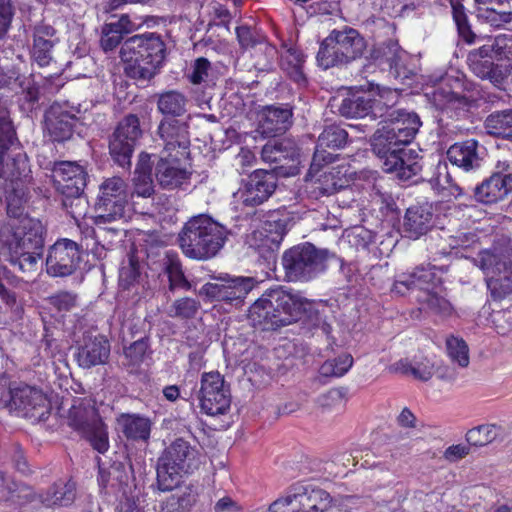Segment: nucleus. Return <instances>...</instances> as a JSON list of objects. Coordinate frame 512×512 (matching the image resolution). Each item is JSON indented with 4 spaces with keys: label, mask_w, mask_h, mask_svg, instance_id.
<instances>
[{
    "label": "nucleus",
    "mask_w": 512,
    "mask_h": 512,
    "mask_svg": "<svg viewBox=\"0 0 512 512\" xmlns=\"http://www.w3.org/2000/svg\"><path fill=\"white\" fill-rule=\"evenodd\" d=\"M307 304L298 293L278 288L257 299L249 308L248 318L255 328L276 330L298 321Z\"/></svg>",
    "instance_id": "f257e3e1"
},
{
    "label": "nucleus",
    "mask_w": 512,
    "mask_h": 512,
    "mask_svg": "<svg viewBox=\"0 0 512 512\" xmlns=\"http://www.w3.org/2000/svg\"><path fill=\"white\" fill-rule=\"evenodd\" d=\"M119 54L130 78L149 81L163 65L167 48L160 34L146 32L127 38Z\"/></svg>",
    "instance_id": "f03ea898"
},
{
    "label": "nucleus",
    "mask_w": 512,
    "mask_h": 512,
    "mask_svg": "<svg viewBox=\"0 0 512 512\" xmlns=\"http://www.w3.org/2000/svg\"><path fill=\"white\" fill-rule=\"evenodd\" d=\"M231 231L208 214L191 217L178 235L183 254L194 260H208L224 247Z\"/></svg>",
    "instance_id": "7ed1b4c3"
},
{
    "label": "nucleus",
    "mask_w": 512,
    "mask_h": 512,
    "mask_svg": "<svg viewBox=\"0 0 512 512\" xmlns=\"http://www.w3.org/2000/svg\"><path fill=\"white\" fill-rule=\"evenodd\" d=\"M7 260L14 269L28 274L37 270L44 248V227L38 219L23 216L4 240Z\"/></svg>",
    "instance_id": "20e7f679"
},
{
    "label": "nucleus",
    "mask_w": 512,
    "mask_h": 512,
    "mask_svg": "<svg viewBox=\"0 0 512 512\" xmlns=\"http://www.w3.org/2000/svg\"><path fill=\"white\" fill-rule=\"evenodd\" d=\"M128 185L124 179L118 176L106 178L99 186V193L94 205V231L97 240H106L109 243L117 237L120 230L116 227H106V224L114 223L125 217L128 206Z\"/></svg>",
    "instance_id": "39448f33"
},
{
    "label": "nucleus",
    "mask_w": 512,
    "mask_h": 512,
    "mask_svg": "<svg viewBox=\"0 0 512 512\" xmlns=\"http://www.w3.org/2000/svg\"><path fill=\"white\" fill-rule=\"evenodd\" d=\"M486 275L487 288L494 300L512 294V242L499 239L491 248L481 251L475 259Z\"/></svg>",
    "instance_id": "423d86ee"
},
{
    "label": "nucleus",
    "mask_w": 512,
    "mask_h": 512,
    "mask_svg": "<svg viewBox=\"0 0 512 512\" xmlns=\"http://www.w3.org/2000/svg\"><path fill=\"white\" fill-rule=\"evenodd\" d=\"M201 464L198 450L183 438H176L157 461V486L162 492L176 488L183 475L191 474Z\"/></svg>",
    "instance_id": "0eeeda50"
},
{
    "label": "nucleus",
    "mask_w": 512,
    "mask_h": 512,
    "mask_svg": "<svg viewBox=\"0 0 512 512\" xmlns=\"http://www.w3.org/2000/svg\"><path fill=\"white\" fill-rule=\"evenodd\" d=\"M335 254L311 243L295 245L282 255L285 278L291 282H308L323 274Z\"/></svg>",
    "instance_id": "6e6552de"
},
{
    "label": "nucleus",
    "mask_w": 512,
    "mask_h": 512,
    "mask_svg": "<svg viewBox=\"0 0 512 512\" xmlns=\"http://www.w3.org/2000/svg\"><path fill=\"white\" fill-rule=\"evenodd\" d=\"M381 123L371 140L375 154H385L392 147L408 145L422 125L417 113L405 110L391 111Z\"/></svg>",
    "instance_id": "1a4fd4ad"
},
{
    "label": "nucleus",
    "mask_w": 512,
    "mask_h": 512,
    "mask_svg": "<svg viewBox=\"0 0 512 512\" xmlns=\"http://www.w3.org/2000/svg\"><path fill=\"white\" fill-rule=\"evenodd\" d=\"M142 136L140 120L135 114L126 115L118 122L109 137V153L113 161L124 169H130L132 155Z\"/></svg>",
    "instance_id": "9d476101"
},
{
    "label": "nucleus",
    "mask_w": 512,
    "mask_h": 512,
    "mask_svg": "<svg viewBox=\"0 0 512 512\" xmlns=\"http://www.w3.org/2000/svg\"><path fill=\"white\" fill-rule=\"evenodd\" d=\"M255 280L252 277L221 275L215 282L204 284L199 290L201 296L211 301L226 302L239 305L254 288Z\"/></svg>",
    "instance_id": "9b49d317"
},
{
    "label": "nucleus",
    "mask_w": 512,
    "mask_h": 512,
    "mask_svg": "<svg viewBox=\"0 0 512 512\" xmlns=\"http://www.w3.org/2000/svg\"><path fill=\"white\" fill-rule=\"evenodd\" d=\"M199 393L201 409L207 415H222L230 408V391L219 372H209L202 375Z\"/></svg>",
    "instance_id": "f8f14e48"
},
{
    "label": "nucleus",
    "mask_w": 512,
    "mask_h": 512,
    "mask_svg": "<svg viewBox=\"0 0 512 512\" xmlns=\"http://www.w3.org/2000/svg\"><path fill=\"white\" fill-rule=\"evenodd\" d=\"M82 114L80 105L69 107L54 103L45 112L44 131L52 141L64 142L72 137L76 124L82 120Z\"/></svg>",
    "instance_id": "ddd939ff"
},
{
    "label": "nucleus",
    "mask_w": 512,
    "mask_h": 512,
    "mask_svg": "<svg viewBox=\"0 0 512 512\" xmlns=\"http://www.w3.org/2000/svg\"><path fill=\"white\" fill-rule=\"evenodd\" d=\"M10 412L30 418L33 421H44L50 413V404L45 394L32 386L15 383Z\"/></svg>",
    "instance_id": "4468645a"
},
{
    "label": "nucleus",
    "mask_w": 512,
    "mask_h": 512,
    "mask_svg": "<svg viewBox=\"0 0 512 512\" xmlns=\"http://www.w3.org/2000/svg\"><path fill=\"white\" fill-rule=\"evenodd\" d=\"M275 169H257L243 182L241 200L245 206L255 207L266 202L277 188Z\"/></svg>",
    "instance_id": "2eb2a0df"
},
{
    "label": "nucleus",
    "mask_w": 512,
    "mask_h": 512,
    "mask_svg": "<svg viewBox=\"0 0 512 512\" xmlns=\"http://www.w3.org/2000/svg\"><path fill=\"white\" fill-rule=\"evenodd\" d=\"M384 159L383 168L388 173H394L402 180L408 181L419 175L422 170V156L416 150L396 146L385 154H376Z\"/></svg>",
    "instance_id": "dca6fc26"
},
{
    "label": "nucleus",
    "mask_w": 512,
    "mask_h": 512,
    "mask_svg": "<svg viewBox=\"0 0 512 512\" xmlns=\"http://www.w3.org/2000/svg\"><path fill=\"white\" fill-rule=\"evenodd\" d=\"M79 259V248L76 242L69 239L59 240L49 249L46 258L47 273L54 277L71 275Z\"/></svg>",
    "instance_id": "f3484780"
},
{
    "label": "nucleus",
    "mask_w": 512,
    "mask_h": 512,
    "mask_svg": "<svg viewBox=\"0 0 512 512\" xmlns=\"http://www.w3.org/2000/svg\"><path fill=\"white\" fill-rule=\"evenodd\" d=\"M348 141V133L336 124L327 125L318 137L309 172H318L323 166L335 161L336 155L326 148L341 149Z\"/></svg>",
    "instance_id": "a211bd4d"
},
{
    "label": "nucleus",
    "mask_w": 512,
    "mask_h": 512,
    "mask_svg": "<svg viewBox=\"0 0 512 512\" xmlns=\"http://www.w3.org/2000/svg\"><path fill=\"white\" fill-rule=\"evenodd\" d=\"M491 53L492 50L484 44L469 52L467 63L477 77L489 80L495 87L501 88L508 77V71L502 65L494 63L496 59Z\"/></svg>",
    "instance_id": "6ab92c4d"
},
{
    "label": "nucleus",
    "mask_w": 512,
    "mask_h": 512,
    "mask_svg": "<svg viewBox=\"0 0 512 512\" xmlns=\"http://www.w3.org/2000/svg\"><path fill=\"white\" fill-rule=\"evenodd\" d=\"M155 177L163 190L186 189L190 185L191 172L181 167L177 156L162 153L155 165Z\"/></svg>",
    "instance_id": "aec40b11"
},
{
    "label": "nucleus",
    "mask_w": 512,
    "mask_h": 512,
    "mask_svg": "<svg viewBox=\"0 0 512 512\" xmlns=\"http://www.w3.org/2000/svg\"><path fill=\"white\" fill-rule=\"evenodd\" d=\"M189 119L187 118H162L157 126L156 134L164 144V154L179 148L187 150L190 145Z\"/></svg>",
    "instance_id": "412c9836"
},
{
    "label": "nucleus",
    "mask_w": 512,
    "mask_h": 512,
    "mask_svg": "<svg viewBox=\"0 0 512 512\" xmlns=\"http://www.w3.org/2000/svg\"><path fill=\"white\" fill-rule=\"evenodd\" d=\"M474 197L484 204L496 203L503 200L512 192V173L509 165H504L499 172L493 173L474 188Z\"/></svg>",
    "instance_id": "4be33fe9"
},
{
    "label": "nucleus",
    "mask_w": 512,
    "mask_h": 512,
    "mask_svg": "<svg viewBox=\"0 0 512 512\" xmlns=\"http://www.w3.org/2000/svg\"><path fill=\"white\" fill-rule=\"evenodd\" d=\"M293 111L289 105H269L258 114V132L264 137H276L292 125Z\"/></svg>",
    "instance_id": "5701e85b"
},
{
    "label": "nucleus",
    "mask_w": 512,
    "mask_h": 512,
    "mask_svg": "<svg viewBox=\"0 0 512 512\" xmlns=\"http://www.w3.org/2000/svg\"><path fill=\"white\" fill-rule=\"evenodd\" d=\"M152 426V420L139 413H120L116 417V430L128 442L148 443Z\"/></svg>",
    "instance_id": "b1692460"
},
{
    "label": "nucleus",
    "mask_w": 512,
    "mask_h": 512,
    "mask_svg": "<svg viewBox=\"0 0 512 512\" xmlns=\"http://www.w3.org/2000/svg\"><path fill=\"white\" fill-rule=\"evenodd\" d=\"M110 355L109 341L102 335L84 336L83 344L75 354L77 363L82 368H91L104 364Z\"/></svg>",
    "instance_id": "393cba45"
},
{
    "label": "nucleus",
    "mask_w": 512,
    "mask_h": 512,
    "mask_svg": "<svg viewBox=\"0 0 512 512\" xmlns=\"http://www.w3.org/2000/svg\"><path fill=\"white\" fill-rule=\"evenodd\" d=\"M27 155L17 147L0 148V178L11 183L29 176Z\"/></svg>",
    "instance_id": "a878e982"
},
{
    "label": "nucleus",
    "mask_w": 512,
    "mask_h": 512,
    "mask_svg": "<svg viewBox=\"0 0 512 512\" xmlns=\"http://www.w3.org/2000/svg\"><path fill=\"white\" fill-rule=\"evenodd\" d=\"M427 96L432 105L449 118L463 116L470 106V101L466 96L455 93L445 87H438L427 94Z\"/></svg>",
    "instance_id": "bb28decb"
},
{
    "label": "nucleus",
    "mask_w": 512,
    "mask_h": 512,
    "mask_svg": "<svg viewBox=\"0 0 512 512\" xmlns=\"http://www.w3.org/2000/svg\"><path fill=\"white\" fill-rule=\"evenodd\" d=\"M58 42L56 30L48 24H38L33 31V45L31 55L39 66L50 64L53 59V48Z\"/></svg>",
    "instance_id": "cd10ccee"
},
{
    "label": "nucleus",
    "mask_w": 512,
    "mask_h": 512,
    "mask_svg": "<svg viewBox=\"0 0 512 512\" xmlns=\"http://www.w3.org/2000/svg\"><path fill=\"white\" fill-rule=\"evenodd\" d=\"M132 190L129 193L131 199L150 198L155 193V185L152 177L151 155L141 152L132 177Z\"/></svg>",
    "instance_id": "c85d7f7f"
},
{
    "label": "nucleus",
    "mask_w": 512,
    "mask_h": 512,
    "mask_svg": "<svg viewBox=\"0 0 512 512\" xmlns=\"http://www.w3.org/2000/svg\"><path fill=\"white\" fill-rule=\"evenodd\" d=\"M34 503L45 507L69 506L76 498L75 482L59 480L50 486L45 492L35 493Z\"/></svg>",
    "instance_id": "c756f323"
},
{
    "label": "nucleus",
    "mask_w": 512,
    "mask_h": 512,
    "mask_svg": "<svg viewBox=\"0 0 512 512\" xmlns=\"http://www.w3.org/2000/svg\"><path fill=\"white\" fill-rule=\"evenodd\" d=\"M432 211L429 205L410 206L403 220V231L412 239H418L427 233L432 225Z\"/></svg>",
    "instance_id": "7c9ffc66"
},
{
    "label": "nucleus",
    "mask_w": 512,
    "mask_h": 512,
    "mask_svg": "<svg viewBox=\"0 0 512 512\" xmlns=\"http://www.w3.org/2000/svg\"><path fill=\"white\" fill-rule=\"evenodd\" d=\"M189 98L179 90L171 89L156 95L157 111L162 118H187Z\"/></svg>",
    "instance_id": "2f4dec72"
},
{
    "label": "nucleus",
    "mask_w": 512,
    "mask_h": 512,
    "mask_svg": "<svg viewBox=\"0 0 512 512\" xmlns=\"http://www.w3.org/2000/svg\"><path fill=\"white\" fill-rule=\"evenodd\" d=\"M134 27V23L127 14H122L118 18L111 16L102 27L100 44L103 50L113 51L121 43L123 36L130 33Z\"/></svg>",
    "instance_id": "473e14b6"
},
{
    "label": "nucleus",
    "mask_w": 512,
    "mask_h": 512,
    "mask_svg": "<svg viewBox=\"0 0 512 512\" xmlns=\"http://www.w3.org/2000/svg\"><path fill=\"white\" fill-rule=\"evenodd\" d=\"M330 33L349 62L362 56L366 42L356 29L345 26L341 30L334 29Z\"/></svg>",
    "instance_id": "72a5a7b5"
},
{
    "label": "nucleus",
    "mask_w": 512,
    "mask_h": 512,
    "mask_svg": "<svg viewBox=\"0 0 512 512\" xmlns=\"http://www.w3.org/2000/svg\"><path fill=\"white\" fill-rule=\"evenodd\" d=\"M69 425L82 434L95 427L101 418L90 401L79 399L69 409Z\"/></svg>",
    "instance_id": "f704fd0d"
},
{
    "label": "nucleus",
    "mask_w": 512,
    "mask_h": 512,
    "mask_svg": "<svg viewBox=\"0 0 512 512\" xmlns=\"http://www.w3.org/2000/svg\"><path fill=\"white\" fill-rule=\"evenodd\" d=\"M477 148L478 142L475 139L457 142L448 149L447 158L453 165L468 171L480 165Z\"/></svg>",
    "instance_id": "c9c22d12"
},
{
    "label": "nucleus",
    "mask_w": 512,
    "mask_h": 512,
    "mask_svg": "<svg viewBox=\"0 0 512 512\" xmlns=\"http://www.w3.org/2000/svg\"><path fill=\"white\" fill-rule=\"evenodd\" d=\"M295 500L293 512H325L332 502L330 494L320 488H305L303 492L295 494Z\"/></svg>",
    "instance_id": "e433bc0d"
},
{
    "label": "nucleus",
    "mask_w": 512,
    "mask_h": 512,
    "mask_svg": "<svg viewBox=\"0 0 512 512\" xmlns=\"http://www.w3.org/2000/svg\"><path fill=\"white\" fill-rule=\"evenodd\" d=\"M376 100L369 93H353L344 98L338 108L341 116L346 118H363L370 114H376L373 107Z\"/></svg>",
    "instance_id": "4c0bfd02"
},
{
    "label": "nucleus",
    "mask_w": 512,
    "mask_h": 512,
    "mask_svg": "<svg viewBox=\"0 0 512 512\" xmlns=\"http://www.w3.org/2000/svg\"><path fill=\"white\" fill-rule=\"evenodd\" d=\"M74 177L75 191H84L86 186L87 174L82 166L75 162L62 161L54 163L52 168V178L54 185H59L63 189L67 188L66 182Z\"/></svg>",
    "instance_id": "58836bf2"
},
{
    "label": "nucleus",
    "mask_w": 512,
    "mask_h": 512,
    "mask_svg": "<svg viewBox=\"0 0 512 512\" xmlns=\"http://www.w3.org/2000/svg\"><path fill=\"white\" fill-rule=\"evenodd\" d=\"M510 433V427L496 424H484L470 429L466 440L476 447L486 446L493 442H504Z\"/></svg>",
    "instance_id": "ea45409f"
},
{
    "label": "nucleus",
    "mask_w": 512,
    "mask_h": 512,
    "mask_svg": "<svg viewBox=\"0 0 512 512\" xmlns=\"http://www.w3.org/2000/svg\"><path fill=\"white\" fill-rule=\"evenodd\" d=\"M36 495L33 489L23 483H16L0 472V501H12L18 505L33 503Z\"/></svg>",
    "instance_id": "a19ab883"
},
{
    "label": "nucleus",
    "mask_w": 512,
    "mask_h": 512,
    "mask_svg": "<svg viewBox=\"0 0 512 512\" xmlns=\"http://www.w3.org/2000/svg\"><path fill=\"white\" fill-rule=\"evenodd\" d=\"M304 61V55L296 48L290 47L281 54L282 70L299 87H305L308 83L303 71Z\"/></svg>",
    "instance_id": "79ce46f5"
},
{
    "label": "nucleus",
    "mask_w": 512,
    "mask_h": 512,
    "mask_svg": "<svg viewBox=\"0 0 512 512\" xmlns=\"http://www.w3.org/2000/svg\"><path fill=\"white\" fill-rule=\"evenodd\" d=\"M299 155L296 143L288 138L266 143L261 151V157L268 163H280L282 160H294Z\"/></svg>",
    "instance_id": "37998d69"
},
{
    "label": "nucleus",
    "mask_w": 512,
    "mask_h": 512,
    "mask_svg": "<svg viewBox=\"0 0 512 512\" xmlns=\"http://www.w3.org/2000/svg\"><path fill=\"white\" fill-rule=\"evenodd\" d=\"M286 234V223L281 219H276L274 215L263 222L261 229L254 232L261 240L260 246H265L270 250L277 249Z\"/></svg>",
    "instance_id": "c03bdc74"
},
{
    "label": "nucleus",
    "mask_w": 512,
    "mask_h": 512,
    "mask_svg": "<svg viewBox=\"0 0 512 512\" xmlns=\"http://www.w3.org/2000/svg\"><path fill=\"white\" fill-rule=\"evenodd\" d=\"M390 370L404 375H411L414 379L428 381L436 373L434 364L428 359L399 360L394 363Z\"/></svg>",
    "instance_id": "a18cd8bd"
},
{
    "label": "nucleus",
    "mask_w": 512,
    "mask_h": 512,
    "mask_svg": "<svg viewBox=\"0 0 512 512\" xmlns=\"http://www.w3.org/2000/svg\"><path fill=\"white\" fill-rule=\"evenodd\" d=\"M489 135L512 142V109L493 112L484 121Z\"/></svg>",
    "instance_id": "49530a36"
},
{
    "label": "nucleus",
    "mask_w": 512,
    "mask_h": 512,
    "mask_svg": "<svg viewBox=\"0 0 512 512\" xmlns=\"http://www.w3.org/2000/svg\"><path fill=\"white\" fill-rule=\"evenodd\" d=\"M316 59L318 65L324 69L350 63L331 33L321 42Z\"/></svg>",
    "instance_id": "de8ad7c7"
},
{
    "label": "nucleus",
    "mask_w": 512,
    "mask_h": 512,
    "mask_svg": "<svg viewBox=\"0 0 512 512\" xmlns=\"http://www.w3.org/2000/svg\"><path fill=\"white\" fill-rule=\"evenodd\" d=\"M163 269L169 279V289H191V283L186 279L178 255L174 252H167L163 259Z\"/></svg>",
    "instance_id": "09e8293b"
},
{
    "label": "nucleus",
    "mask_w": 512,
    "mask_h": 512,
    "mask_svg": "<svg viewBox=\"0 0 512 512\" xmlns=\"http://www.w3.org/2000/svg\"><path fill=\"white\" fill-rule=\"evenodd\" d=\"M148 341L141 338L124 349L123 366L129 373H137L147 356Z\"/></svg>",
    "instance_id": "8fccbe9b"
},
{
    "label": "nucleus",
    "mask_w": 512,
    "mask_h": 512,
    "mask_svg": "<svg viewBox=\"0 0 512 512\" xmlns=\"http://www.w3.org/2000/svg\"><path fill=\"white\" fill-rule=\"evenodd\" d=\"M188 78L194 85L211 86L215 84L217 73L207 58L199 57L194 61Z\"/></svg>",
    "instance_id": "3c124183"
},
{
    "label": "nucleus",
    "mask_w": 512,
    "mask_h": 512,
    "mask_svg": "<svg viewBox=\"0 0 512 512\" xmlns=\"http://www.w3.org/2000/svg\"><path fill=\"white\" fill-rule=\"evenodd\" d=\"M201 308L199 300L191 297H181L173 301L167 310L169 317L181 320L193 319Z\"/></svg>",
    "instance_id": "603ef678"
},
{
    "label": "nucleus",
    "mask_w": 512,
    "mask_h": 512,
    "mask_svg": "<svg viewBox=\"0 0 512 512\" xmlns=\"http://www.w3.org/2000/svg\"><path fill=\"white\" fill-rule=\"evenodd\" d=\"M477 16L494 28L512 30L511 11H497L494 7H478Z\"/></svg>",
    "instance_id": "864d4df0"
},
{
    "label": "nucleus",
    "mask_w": 512,
    "mask_h": 512,
    "mask_svg": "<svg viewBox=\"0 0 512 512\" xmlns=\"http://www.w3.org/2000/svg\"><path fill=\"white\" fill-rule=\"evenodd\" d=\"M436 266L432 264H421L414 268L412 271V278H414L415 286L418 290L423 291V294L432 291L438 281L436 275Z\"/></svg>",
    "instance_id": "5fc2aeb1"
},
{
    "label": "nucleus",
    "mask_w": 512,
    "mask_h": 512,
    "mask_svg": "<svg viewBox=\"0 0 512 512\" xmlns=\"http://www.w3.org/2000/svg\"><path fill=\"white\" fill-rule=\"evenodd\" d=\"M446 350L451 361L459 367L465 368L469 365V348L463 338L453 335L447 337Z\"/></svg>",
    "instance_id": "6e6d98bb"
},
{
    "label": "nucleus",
    "mask_w": 512,
    "mask_h": 512,
    "mask_svg": "<svg viewBox=\"0 0 512 512\" xmlns=\"http://www.w3.org/2000/svg\"><path fill=\"white\" fill-rule=\"evenodd\" d=\"M16 145V131L10 117V111L0 102V148H12Z\"/></svg>",
    "instance_id": "4d7b16f0"
},
{
    "label": "nucleus",
    "mask_w": 512,
    "mask_h": 512,
    "mask_svg": "<svg viewBox=\"0 0 512 512\" xmlns=\"http://www.w3.org/2000/svg\"><path fill=\"white\" fill-rule=\"evenodd\" d=\"M276 55L277 50L275 47L268 45L267 43L259 44L252 53L254 68L259 72L271 71L274 66V59Z\"/></svg>",
    "instance_id": "13d9d810"
},
{
    "label": "nucleus",
    "mask_w": 512,
    "mask_h": 512,
    "mask_svg": "<svg viewBox=\"0 0 512 512\" xmlns=\"http://www.w3.org/2000/svg\"><path fill=\"white\" fill-rule=\"evenodd\" d=\"M418 300L434 314L449 316L452 313L453 307L450 302L433 291L423 294Z\"/></svg>",
    "instance_id": "bf43d9fd"
},
{
    "label": "nucleus",
    "mask_w": 512,
    "mask_h": 512,
    "mask_svg": "<svg viewBox=\"0 0 512 512\" xmlns=\"http://www.w3.org/2000/svg\"><path fill=\"white\" fill-rule=\"evenodd\" d=\"M353 358L350 354H342L337 358L325 361L320 372L323 376H343L352 366Z\"/></svg>",
    "instance_id": "052dcab7"
},
{
    "label": "nucleus",
    "mask_w": 512,
    "mask_h": 512,
    "mask_svg": "<svg viewBox=\"0 0 512 512\" xmlns=\"http://www.w3.org/2000/svg\"><path fill=\"white\" fill-rule=\"evenodd\" d=\"M486 47L492 50V55L497 61H512V36L501 34L488 41Z\"/></svg>",
    "instance_id": "680f3d73"
},
{
    "label": "nucleus",
    "mask_w": 512,
    "mask_h": 512,
    "mask_svg": "<svg viewBox=\"0 0 512 512\" xmlns=\"http://www.w3.org/2000/svg\"><path fill=\"white\" fill-rule=\"evenodd\" d=\"M91 443L92 447L99 453H105L109 448L107 427L101 420L95 427L90 428L83 434Z\"/></svg>",
    "instance_id": "e2e57ef3"
},
{
    "label": "nucleus",
    "mask_w": 512,
    "mask_h": 512,
    "mask_svg": "<svg viewBox=\"0 0 512 512\" xmlns=\"http://www.w3.org/2000/svg\"><path fill=\"white\" fill-rule=\"evenodd\" d=\"M452 14L460 36L467 43H472L474 41L475 34L472 32L468 23V17L465 13L464 6L459 2H452Z\"/></svg>",
    "instance_id": "0e129e2a"
},
{
    "label": "nucleus",
    "mask_w": 512,
    "mask_h": 512,
    "mask_svg": "<svg viewBox=\"0 0 512 512\" xmlns=\"http://www.w3.org/2000/svg\"><path fill=\"white\" fill-rule=\"evenodd\" d=\"M140 278L139 262L130 256L128 263L124 264L119 271V285L128 290L138 283Z\"/></svg>",
    "instance_id": "69168bd1"
},
{
    "label": "nucleus",
    "mask_w": 512,
    "mask_h": 512,
    "mask_svg": "<svg viewBox=\"0 0 512 512\" xmlns=\"http://www.w3.org/2000/svg\"><path fill=\"white\" fill-rule=\"evenodd\" d=\"M436 185L441 190H447L450 195L459 197L463 195V188L460 187L452 176V173L448 170L447 166L438 167L437 177L435 178Z\"/></svg>",
    "instance_id": "338daca9"
},
{
    "label": "nucleus",
    "mask_w": 512,
    "mask_h": 512,
    "mask_svg": "<svg viewBox=\"0 0 512 512\" xmlns=\"http://www.w3.org/2000/svg\"><path fill=\"white\" fill-rule=\"evenodd\" d=\"M336 191L337 186L334 182L333 175L330 173H325L322 178L312 181L310 185V194L315 198L329 196L334 194Z\"/></svg>",
    "instance_id": "774afa93"
}]
</instances>
